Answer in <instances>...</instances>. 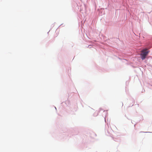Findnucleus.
Listing matches in <instances>:
<instances>
[{
	"label": "nucleus",
	"mask_w": 152,
	"mask_h": 152,
	"mask_svg": "<svg viewBox=\"0 0 152 152\" xmlns=\"http://www.w3.org/2000/svg\"><path fill=\"white\" fill-rule=\"evenodd\" d=\"M150 51L148 50V49L145 48L142 50L141 51V53L140 54L141 58L142 60H144L146 57V56L148 55Z\"/></svg>",
	"instance_id": "nucleus-1"
}]
</instances>
